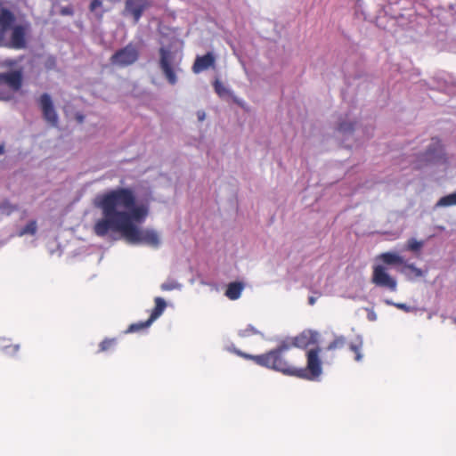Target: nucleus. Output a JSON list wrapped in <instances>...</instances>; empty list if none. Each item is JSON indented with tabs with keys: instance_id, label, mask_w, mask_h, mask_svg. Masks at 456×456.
<instances>
[{
	"instance_id": "obj_1",
	"label": "nucleus",
	"mask_w": 456,
	"mask_h": 456,
	"mask_svg": "<svg viewBox=\"0 0 456 456\" xmlns=\"http://www.w3.org/2000/svg\"><path fill=\"white\" fill-rule=\"evenodd\" d=\"M94 205L102 214V218L94 226L97 236L103 237L113 231L120 232L130 243H142L154 248L160 246L161 240L157 231L140 229L136 225L146 219L149 206L146 203H136V195L132 188L118 187L98 194Z\"/></svg>"
},
{
	"instance_id": "obj_2",
	"label": "nucleus",
	"mask_w": 456,
	"mask_h": 456,
	"mask_svg": "<svg viewBox=\"0 0 456 456\" xmlns=\"http://www.w3.org/2000/svg\"><path fill=\"white\" fill-rule=\"evenodd\" d=\"M290 348L289 344L282 343L263 354L252 355L240 350H235V353L244 359L252 360L261 367L281 372L287 376L307 380L317 379L322 372V361L319 356L321 349L316 347L308 350L306 353V367L297 368L292 364L288 356Z\"/></svg>"
},
{
	"instance_id": "obj_3",
	"label": "nucleus",
	"mask_w": 456,
	"mask_h": 456,
	"mask_svg": "<svg viewBox=\"0 0 456 456\" xmlns=\"http://www.w3.org/2000/svg\"><path fill=\"white\" fill-rule=\"evenodd\" d=\"M140 56L137 45L129 43L126 46L116 51L110 57V63L119 68H126L134 64Z\"/></svg>"
},
{
	"instance_id": "obj_4",
	"label": "nucleus",
	"mask_w": 456,
	"mask_h": 456,
	"mask_svg": "<svg viewBox=\"0 0 456 456\" xmlns=\"http://www.w3.org/2000/svg\"><path fill=\"white\" fill-rule=\"evenodd\" d=\"M446 161L447 159L444 152L441 141L437 138H433L429 147L426 152L419 157V159L418 160V163H416L414 168L419 169L429 163H446Z\"/></svg>"
},
{
	"instance_id": "obj_5",
	"label": "nucleus",
	"mask_w": 456,
	"mask_h": 456,
	"mask_svg": "<svg viewBox=\"0 0 456 456\" xmlns=\"http://www.w3.org/2000/svg\"><path fill=\"white\" fill-rule=\"evenodd\" d=\"M371 282L377 287L387 289L392 292L397 289V281L389 274L384 265H374L372 266Z\"/></svg>"
},
{
	"instance_id": "obj_6",
	"label": "nucleus",
	"mask_w": 456,
	"mask_h": 456,
	"mask_svg": "<svg viewBox=\"0 0 456 456\" xmlns=\"http://www.w3.org/2000/svg\"><path fill=\"white\" fill-rule=\"evenodd\" d=\"M154 302L155 306L152 309L149 319L145 322H140L129 325L126 331V333L137 332L149 328L151 324L163 314L164 310L167 307L166 301L162 297H155Z\"/></svg>"
},
{
	"instance_id": "obj_7",
	"label": "nucleus",
	"mask_w": 456,
	"mask_h": 456,
	"mask_svg": "<svg viewBox=\"0 0 456 456\" xmlns=\"http://www.w3.org/2000/svg\"><path fill=\"white\" fill-rule=\"evenodd\" d=\"M38 105L45 121L50 126L56 127L59 123V118L50 94L46 93L41 94L38 99Z\"/></svg>"
},
{
	"instance_id": "obj_8",
	"label": "nucleus",
	"mask_w": 456,
	"mask_h": 456,
	"mask_svg": "<svg viewBox=\"0 0 456 456\" xmlns=\"http://www.w3.org/2000/svg\"><path fill=\"white\" fill-rule=\"evenodd\" d=\"M173 53L165 47H161L159 49V68L161 69L168 83L171 85H175L177 82L175 71L173 67Z\"/></svg>"
},
{
	"instance_id": "obj_9",
	"label": "nucleus",
	"mask_w": 456,
	"mask_h": 456,
	"mask_svg": "<svg viewBox=\"0 0 456 456\" xmlns=\"http://www.w3.org/2000/svg\"><path fill=\"white\" fill-rule=\"evenodd\" d=\"M151 6V0H126L124 15H131L134 23H138L144 11Z\"/></svg>"
},
{
	"instance_id": "obj_10",
	"label": "nucleus",
	"mask_w": 456,
	"mask_h": 456,
	"mask_svg": "<svg viewBox=\"0 0 456 456\" xmlns=\"http://www.w3.org/2000/svg\"><path fill=\"white\" fill-rule=\"evenodd\" d=\"M27 30L24 25H15L12 28L10 49L20 50L27 47Z\"/></svg>"
},
{
	"instance_id": "obj_11",
	"label": "nucleus",
	"mask_w": 456,
	"mask_h": 456,
	"mask_svg": "<svg viewBox=\"0 0 456 456\" xmlns=\"http://www.w3.org/2000/svg\"><path fill=\"white\" fill-rule=\"evenodd\" d=\"M22 78V71L20 69L0 73V84L7 85L14 92L21 88Z\"/></svg>"
},
{
	"instance_id": "obj_12",
	"label": "nucleus",
	"mask_w": 456,
	"mask_h": 456,
	"mask_svg": "<svg viewBox=\"0 0 456 456\" xmlns=\"http://www.w3.org/2000/svg\"><path fill=\"white\" fill-rule=\"evenodd\" d=\"M216 63V57L213 53L208 52L204 55L197 56L192 65V71L199 74L209 68H214Z\"/></svg>"
},
{
	"instance_id": "obj_13",
	"label": "nucleus",
	"mask_w": 456,
	"mask_h": 456,
	"mask_svg": "<svg viewBox=\"0 0 456 456\" xmlns=\"http://www.w3.org/2000/svg\"><path fill=\"white\" fill-rule=\"evenodd\" d=\"M316 343V336L310 330L303 331L299 335L296 336L292 343L289 344L291 346H296L298 348H306L311 345Z\"/></svg>"
},
{
	"instance_id": "obj_14",
	"label": "nucleus",
	"mask_w": 456,
	"mask_h": 456,
	"mask_svg": "<svg viewBox=\"0 0 456 456\" xmlns=\"http://www.w3.org/2000/svg\"><path fill=\"white\" fill-rule=\"evenodd\" d=\"M376 260L382 262L387 265H403L404 259L399 254L395 252H384L379 254Z\"/></svg>"
},
{
	"instance_id": "obj_15",
	"label": "nucleus",
	"mask_w": 456,
	"mask_h": 456,
	"mask_svg": "<svg viewBox=\"0 0 456 456\" xmlns=\"http://www.w3.org/2000/svg\"><path fill=\"white\" fill-rule=\"evenodd\" d=\"M15 21L14 14L8 9L3 8L0 11V28L9 30Z\"/></svg>"
},
{
	"instance_id": "obj_16",
	"label": "nucleus",
	"mask_w": 456,
	"mask_h": 456,
	"mask_svg": "<svg viewBox=\"0 0 456 456\" xmlns=\"http://www.w3.org/2000/svg\"><path fill=\"white\" fill-rule=\"evenodd\" d=\"M243 288H244V286L241 282H239V281L231 282L227 286V289H226V291L224 294L229 299L236 300L240 297Z\"/></svg>"
},
{
	"instance_id": "obj_17",
	"label": "nucleus",
	"mask_w": 456,
	"mask_h": 456,
	"mask_svg": "<svg viewBox=\"0 0 456 456\" xmlns=\"http://www.w3.org/2000/svg\"><path fill=\"white\" fill-rule=\"evenodd\" d=\"M346 345V339L343 336H337L328 345L327 350L333 351L337 349H342Z\"/></svg>"
},
{
	"instance_id": "obj_18",
	"label": "nucleus",
	"mask_w": 456,
	"mask_h": 456,
	"mask_svg": "<svg viewBox=\"0 0 456 456\" xmlns=\"http://www.w3.org/2000/svg\"><path fill=\"white\" fill-rule=\"evenodd\" d=\"M437 207L456 206V192L442 197L436 203Z\"/></svg>"
},
{
	"instance_id": "obj_19",
	"label": "nucleus",
	"mask_w": 456,
	"mask_h": 456,
	"mask_svg": "<svg viewBox=\"0 0 456 456\" xmlns=\"http://www.w3.org/2000/svg\"><path fill=\"white\" fill-rule=\"evenodd\" d=\"M37 222L35 220H31L19 232V236L26 234L34 235L37 232Z\"/></svg>"
},
{
	"instance_id": "obj_20",
	"label": "nucleus",
	"mask_w": 456,
	"mask_h": 456,
	"mask_svg": "<svg viewBox=\"0 0 456 456\" xmlns=\"http://www.w3.org/2000/svg\"><path fill=\"white\" fill-rule=\"evenodd\" d=\"M116 345V338H105L99 345V352H106L112 349Z\"/></svg>"
},
{
	"instance_id": "obj_21",
	"label": "nucleus",
	"mask_w": 456,
	"mask_h": 456,
	"mask_svg": "<svg viewBox=\"0 0 456 456\" xmlns=\"http://www.w3.org/2000/svg\"><path fill=\"white\" fill-rule=\"evenodd\" d=\"M362 347V340L358 341L357 343H351L349 346L350 350L355 354L354 359L357 362H360L362 358V354H361Z\"/></svg>"
},
{
	"instance_id": "obj_22",
	"label": "nucleus",
	"mask_w": 456,
	"mask_h": 456,
	"mask_svg": "<svg viewBox=\"0 0 456 456\" xmlns=\"http://www.w3.org/2000/svg\"><path fill=\"white\" fill-rule=\"evenodd\" d=\"M214 89H215V92L221 97L223 96H225L226 94H228L229 91L228 89L223 85V83L221 81H219L218 79H216L215 82H214Z\"/></svg>"
},
{
	"instance_id": "obj_23",
	"label": "nucleus",
	"mask_w": 456,
	"mask_h": 456,
	"mask_svg": "<svg viewBox=\"0 0 456 456\" xmlns=\"http://www.w3.org/2000/svg\"><path fill=\"white\" fill-rule=\"evenodd\" d=\"M403 269L409 270L414 277H421L423 275V272L421 269L416 267L413 264H403Z\"/></svg>"
},
{
	"instance_id": "obj_24",
	"label": "nucleus",
	"mask_w": 456,
	"mask_h": 456,
	"mask_svg": "<svg viewBox=\"0 0 456 456\" xmlns=\"http://www.w3.org/2000/svg\"><path fill=\"white\" fill-rule=\"evenodd\" d=\"M422 247V242L411 239L408 241L407 248L411 251H418Z\"/></svg>"
},
{
	"instance_id": "obj_25",
	"label": "nucleus",
	"mask_w": 456,
	"mask_h": 456,
	"mask_svg": "<svg viewBox=\"0 0 456 456\" xmlns=\"http://www.w3.org/2000/svg\"><path fill=\"white\" fill-rule=\"evenodd\" d=\"M354 123L352 122H341L338 125V130L343 133L352 132L354 130Z\"/></svg>"
},
{
	"instance_id": "obj_26",
	"label": "nucleus",
	"mask_w": 456,
	"mask_h": 456,
	"mask_svg": "<svg viewBox=\"0 0 456 456\" xmlns=\"http://www.w3.org/2000/svg\"><path fill=\"white\" fill-rule=\"evenodd\" d=\"M256 333H257L256 330L253 326L248 325L246 329L240 331V336L246 337V336H251V335H254Z\"/></svg>"
},
{
	"instance_id": "obj_27",
	"label": "nucleus",
	"mask_w": 456,
	"mask_h": 456,
	"mask_svg": "<svg viewBox=\"0 0 456 456\" xmlns=\"http://www.w3.org/2000/svg\"><path fill=\"white\" fill-rule=\"evenodd\" d=\"M7 30L0 28V47L9 48V41L5 40V34Z\"/></svg>"
},
{
	"instance_id": "obj_28",
	"label": "nucleus",
	"mask_w": 456,
	"mask_h": 456,
	"mask_svg": "<svg viewBox=\"0 0 456 456\" xmlns=\"http://www.w3.org/2000/svg\"><path fill=\"white\" fill-rule=\"evenodd\" d=\"M60 14L62 16H72L74 14V10L72 6H64L60 10Z\"/></svg>"
},
{
	"instance_id": "obj_29",
	"label": "nucleus",
	"mask_w": 456,
	"mask_h": 456,
	"mask_svg": "<svg viewBox=\"0 0 456 456\" xmlns=\"http://www.w3.org/2000/svg\"><path fill=\"white\" fill-rule=\"evenodd\" d=\"M386 303L387 305H394L395 307H397L398 309H401L404 312H410L411 307V306H408L406 304H403V303H396V304H394V303H391L390 301L387 300Z\"/></svg>"
},
{
	"instance_id": "obj_30",
	"label": "nucleus",
	"mask_w": 456,
	"mask_h": 456,
	"mask_svg": "<svg viewBox=\"0 0 456 456\" xmlns=\"http://www.w3.org/2000/svg\"><path fill=\"white\" fill-rule=\"evenodd\" d=\"M160 288L162 290L167 291L175 289L176 285L175 282H165L161 284Z\"/></svg>"
},
{
	"instance_id": "obj_31",
	"label": "nucleus",
	"mask_w": 456,
	"mask_h": 456,
	"mask_svg": "<svg viewBox=\"0 0 456 456\" xmlns=\"http://www.w3.org/2000/svg\"><path fill=\"white\" fill-rule=\"evenodd\" d=\"M56 66V61L53 57H49L45 62V68L47 69H53Z\"/></svg>"
},
{
	"instance_id": "obj_32",
	"label": "nucleus",
	"mask_w": 456,
	"mask_h": 456,
	"mask_svg": "<svg viewBox=\"0 0 456 456\" xmlns=\"http://www.w3.org/2000/svg\"><path fill=\"white\" fill-rule=\"evenodd\" d=\"M102 5L101 0H93L90 4V11L94 12L96 8L100 7Z\"/></svg>"
},
{
	"instance_id": "obj_33",
	"label": "nucleus",
	"mask_w": 456,
	"mask_h": 456,
	"mask_svg": "<svg viewBox=\"0 0 456 456\" xmlns=\"http://www.w3.org/2000/svg\"><path fill=\"white\" fill-rule=\"evenodd\" d=\"M197 116H198V119L200 121H203L205 119L206 114H205V112L203 110H199L197 112Z\"/></svg>"
},
{
	"instance_id": "obj_34",
	"label": "nucleus",
	"mask_w": 456,
	"mask_h": 456,
	"mask_svg": "<svg viewBox=\"0 0 456 456\" xmlns=\"http://www.w3.org/2000/svg\"><path fill=\"white\" fill-rule=\"evenodd\" d=\"M7 348H9L12 352H17L20 348V346L19 345H13V346H8Z\"/></svg>"
},
{
	"instance_id": "obj_35",
	"label": "nucleus",
	"mask_w": 456,
	"mask_h": 456,
	"mask_svg": "<svg viewBox=\"0 0 456 456\" xmlns=\"http://www.w3.org/2000/svg\"><path fill=\"white\" fill-rule=\"evenodd\" d=\"M77 120L79 122V123H82L84 121V116L83 115H80V114H77V117H76Z\"/></svg>"
},
{
	"instance_id": "obj_36",
	"label": "nucleus",
	"mask_w": 456,
	"mask_h": 456,
	"mask_svg": "<svg viewBox=\"0 0 456 456\" xmlns=\"http://www.w3.org/2000/svg\"><path fill=\"white\" fill-rule=\"evenodd\" d=\"M315 298L314 297H310L308 299L309 305H313L315 304Z\"/></svg>"
},
{
	"instance_id": "obj_37",
	"label": "nucleus",
	"mask_w": 456,
	"mask_h": 456,
	"mask_svg": "<svg viewBox=\"0 0 456 456\" xmlns=\"http://www.w3.org/2000/svg\"><path fill=\"white\" fill-rule=\"evenodd\" d=\"M4 153V143L0 144V155Z\"/></svg>"
}]
</instances>
